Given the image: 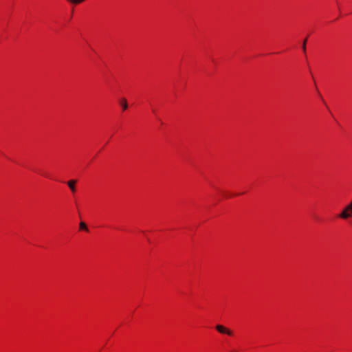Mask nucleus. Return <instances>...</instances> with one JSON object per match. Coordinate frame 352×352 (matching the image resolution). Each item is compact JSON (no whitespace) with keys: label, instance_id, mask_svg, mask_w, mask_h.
Returning a JSON list of instances; mask_svg holds the SVG:
<instances>
[{"label":"nucleus","instance_id":"obj_7","mask_svg":"<svg viewBox=\"0 0 352 352\" xmlns=\"http://www.w3.org/2000/svg\"><path fill=\"white\" fill-rule=\"evenodd\" d=\"M306 42H307V39H305V41H303V43L306 44Z\"/></svg>","mask_w":352,"mask_h":352},{"label":"nucleus","instance_id":"obj_2","mask_svg":"<svg viewBox=\"0 0 352 352\" xmlns=\"http://www.w3.org/2000/svg\"><path fill=\"white\" fill-rule=\"evenodd\" d=\"M216 329L221 333H225V334H227L228 336H232V331H230V329L226 328L225 327H223V325H221V324H217L216 327H215Z\"/></svg>","mask_w":352,"mask_h":352},{"label":"nucleus","instance_id":"obj_4","mask_svg":"<svg viewBox=\"0 0 352 352\" xmlns=\"http://www.w3.org/2000/svg\"><path fill=\"white\" fill-rule=\"evenodd\" d=\"M120 105L122 106V109H123V110H126V109H127V108H128V104H127L126 100L125 98H122V99L120 100Z\"/></svg>","mask_w":352,"mask_h":352},{"label":"nucleus","instance_id":"obj_5","mask_svg":"<svg viewBox=\"0 0 352 352\" xmlns=\"http://www.w3.org/2000/svg\"><path fill=\"white\" fill-rule=\"evenodd\" d=\"M79 228H80V230H86V231L88 230L86 224L84 222H82V221L80 223Z\"/></svg>","mask_w":352,"mask_h":352},{"label":"nucleus","instance_id":"obj_1","mask_svg":"<svg viewBox=\"0 0 352 352\" xmlns=\"http://www.w3.org/2000/svg\"><path fill=\"white\" fill-rule=\"evenodd\" d=\"M352 217V202H350L339 214V217L347 219Z\"/></svg>","mask_w":352,"mask_h":352},{"label":"nucleus","instance_id":"obj_8","mask_svg":"<svg viewBox=\"0 0 352 352\" xmlns=\"http://www.w3.org/2000/svg\"><path fill=\"white\" fill-rule=\"evenodd\" d=\"M351 202H352V199H351Z\"/></svg>","mask_w":352,"mask_h":352},{"label":"nucleus","instance_id":"obj_3","mask_svg":"<svg viewBox=\"0 0 352 352\" xmlns=\"http://www.w3.org/2000/svg\"><path fill=\"white\" fill-rule=\"evenodd\" d=\"M76 183V180H69L67 182V185L69 186V188H70V190L74 192L76 191V187H75V184Z\"/></svg>","mask_w":352,"mask_h":352},{"label":"nucleus","instance_id":"obj_6","mask_svg":"<svg viewBox=\"0 0 352 352\" xmlns=\"http://www.w3.org/2000/svg\"><path fill=\"white\" fill-rule=\"evenodd\" d=\"M302 48L303 52H305V51H306V45H305V43L302 44Z\"/></svg>","mask_w":352,"mask_h":352}]
</instances>
